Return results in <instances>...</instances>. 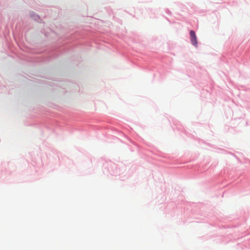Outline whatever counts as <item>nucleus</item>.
I'll list each match as a JSON object with an SVG mask.
<instances>
[{
	"label": "nucleus",
	"instance_id": "obj_1",
	"mask_svg": "<svg viewBox=\"0 0 250 250\" xmlns=\"http://www.w3.org/2000/svg\"><path fill=\"white\" fill-rule=\"evenodd\" d=\"M190 41L191 42V43L195 46H197V37L195 34V33L194 31L191 30L190 31Z\"/></svg>",
	"mask_w": 250,
	"mask_h": 250
}]
</instances>
